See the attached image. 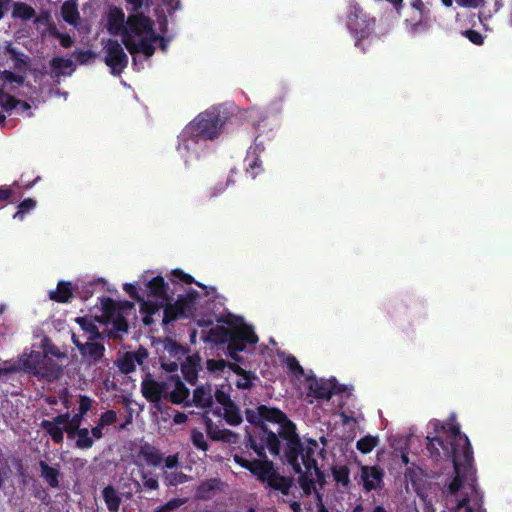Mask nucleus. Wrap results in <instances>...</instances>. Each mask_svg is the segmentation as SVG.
<instances>
[{
  "label": "nucleus",
  "instance_id": "obj_33",
  "mask_svg": "<svg viewBox=\"0 0 512 512\" xmlns=\"http://www.w3.org/2000/svg\"><path fill=\"white\" fill-rule=\"evenodd\" d=\"M231 370L234 371L235 374L241 376L242 379L238 380L237 386L240 389H251L253 386V381L256 379V376L251 373V371H247L238 364H230Z\"/></svg>",
  "mask_w": 512,
  "mask_h": 512
},
{
  "label": "nucleus",
  "instance_id": "obj_6",
  "mask_svg": "<svg viewBox=\"0 0 512 512\" xmlns=\"http://www.w3.org/2000/svg\"><path fill=\"white\" fill-rule=\"evenodd\" d=\"M220 330L221 333L218 340L220 342H227L228 355L235 362H242L243 356H240L239 352L245 351L247 345L254 346L258 341V335H256L251 326L244 325L234 330L220 327Z\"/></svg>",
  "mask_w": 512,
  "mask_h": 512
},
{
  "label": "nucleus",
  "instance_id": "obj_40",
  "mask_svg": "<svg viewBox=\"0 0 512 512\" xmlns=\"http://www.w3.org/2000/svg\"><path fill=\"white\" fill-rule=\"evenodd\" d=\"M102 310L104 315L107 318V321H112V319L117 315L119 311V303L118 301L113 300V298L106 297L102 299Z\"/></svg>",
  "mask_w": 512,
  "mask_h": 512
},
{
  "label": "nucleus",
  "instance_id": "obj_34",
  "mask_svg": "<svg viewBox=\"0 0 512 512\" xmlns=\"http://www.w3.org/2000/svg\"><path fill=\"white\" fill-rule=\"evenodd\" d=\"M171 275H172L173 282L179 281V282H183L185 284L195 283L198 287L205 289L206 294H210L211 291L212 292L215 291L214 287H210V291H208V287L205 286V284L195 281L194 277H192L191 274L185 273L184 271H182V269H179V268L173 269Z\"/></svg>",
  "mask_w": 512,
  "mask_h": 512
},
{
  "label": "nucleus",
  "instance_id": "obj_36",
  "mask_svg": "<svg viewBox=\"0 0 512 512\" xmlns=\"http://www.w3.org/2000/svg\"><path fill=\"white\" fill-rule=\"evenodd\" d=\"M332 476L334 477L335 482L342 485V487H349L351 484L350 478V470L345 464L342 466H334L331 469Z\"/></svg>",
  "mask_w": 512,
  "mask_h": 512
},
{
  "label": "nucleus",
  "instance_id": "obj_63",
  "mask_svg": "<svg viewBox=\"0 0 512 512\" xmlns=\"http://www.w3.org/2000/svg\"><path fill=\"white\" fill-rule=\"evenodd\" d=\"M56 38L60 40V45L64 48H71L74 44V40L71 35L67 33H56Z\"/></svg>",
  "mask_w": 512,
  "mask_h": 512
},
{
  "label": "nucleus",
  "instance_id": "obj_3",
  "mask_svg": "<svg viewBox=\"0 0 512 512\" xmlns=\"http://www.w3.org/2000/svg\"><path fill=\"white\" fill-rule=\"evenodd\" d=\"M245 418L254 425L251 432L249 429L245 430V448L253 449L260 458H265L266 448L269 449L271 454L278 455L281 452V442L277 433L269 430L267 426L261 425V405L256 410L246 409Z\"/></svg>",
  "mask_w": 512,
  "mask_h": 512
},
{
  "label": "nucleus",
  "instance_id": "obj_35",
  "mask_svg": "<svg viewBox=\"0 0 512 512\" xmlns=\"http://www.w3.org/2000/svg\"><path fill=\"white\" fill-rule=\"evenodd\" d=\"M298 477V482L302 488L303 495L310 496L315 491V480L312 478V472H303L302 466L300 464V472H296Z\"/></svg>",
  "mask_w": 512,
  "mask_h": 512
},
{
  "label": "nucleus",
  "instance_id": "obj_20",
  "mask_svg": "<svg viewBox=\"0 0 512 512\" xmlns=\"http://www.w3.org/2000/svg\"><path fill=\"white\" fill-rule=\"evenodd\" d=\"M335 387L331 380L314 379L310 381L309 392L317 399L329 400L335 393Z\"/></svg>",
  "mask_w": 512,
  "mask_h": 512
},
{
  "label": "nucleus",
  "instance_id": "obj_29",
  "mask_svg": "<svg viewBox=\"0 0 512 512\" xmlns=\"http://www.w3.org/2000/svg\"><path fill=\"white\" fill-rule=\"evenodd\" d=\"M63 20L71 25H76L80 19V13L76 1L66 0L61 6Z\"/></svg>",
  "mask_w": 512,
  "mask_h": 512
},
{
  "label": "nucleus",
  "instance_id": "obj_27",
  "mask_svg": "<svg viewBox=\"0 0 512 512\" xmlns=\"http://www.w3.org/2000/svg\"><path fill=\"white\" fill-rule=\"evenodd\" d=\"M199 369V360L192 358V356H188L185 363L181 365L182 374L184 375L185 380H187L191 385L196 384L198 380Z\"/></svg>",
  "mask_w": 512,
  "mask_h": 512
},
{
  "label": "nucleus",
  "instance_id": "obj_46",
  "mask_svg": "<svg viewBox=\"0 0 512 512\" xmlns=\"http://www.w3.org/2000/svg\"><path fill=\"white\" fill-rule=\"evenodd\" d=\"M129 14H138V12L149 10V0H126Z\"/></svg>",
  "mask_w": 512,
  "mask_h": 512
},
{
  "label": "nucleus",
  "instance_id": "obj_52",
  "mask_svg": "<svg viewBox=\"0 0 512 512\" xmlns=\"http://www.w3.org/2000/svg\"><path fill=\"white\" fill-rule=\"evenodd\" d=\"M74 56H75V59L80 64H85V63H88V61H90V59L95 58V52H93V50H91V49L75 50Z\"/></svg>",
  "mask_w": 512,
  "mask_h": 512
},
{
  "label": "nucleus",
  "instance_id": "obj_18",
  "mask_svg": "<svg viewBox=\"0 0 512 512\" xmlns=\"http://www.w3.org/2000/svg\"><path fill=\"white\" fill-rule=\"evenodd\" d=\"M173 389L169 393V400L172 404L191 405L189 401L190 390L186 387L179 375H171Z\"/></svg>",
  "mask_w": 512,
  "mask_h": 512
},
{
  "label": "nucleus",
  "instance_id": "obj_43",
  "mask_svg": "<svg viewBox=\"0 0 512 512\" xmlns=\"http://www.w3.org/2000/svg\"><path fill=\"white\" fill-rule=\"evenodd\" d=\"M191 443L195 448L202 450V452H207L209 448V444L203 432L196 428L191 431Z\"/></svg>",
  "mask_w": 512,
  "mask_h": 512
},
{
  "label": "nucleus",
  "instance_id": "obj_5",
  "mask_svg": "<svg viewBox=\"0 0 512 512\" xmlns=\"http://www.w3.org/2000/svg\"><path fill=\"white\" fill-rule=\"evenodd\" d=\"M224 119L215 110H206L199 113L185 128L184 133L194 138L212 139L218 138L223 131Z\"/></svg>",
  "mask_w": 512,
  "mask_h": 512
},
{
  "label": "nucleus",
  "instance_id": "obj_14",
  "mask_svg": "<svg viewBox=\"0 0 512 512\" xmlns=\"http://www.w3.org/2000/svg\"><path fill=\"white\" fill-rule=\"evenodd\" d=\"M234 462L240 465L242 468L247 469L253 476L263 483H268L269 472L272 469V461L267 460L265 454L264 458L259 457L258 460H247V458L240 456V454H234Z\"/></svg>",
  "mask_w": 512,
  "mask_h": 512
},
{
  "label": "nucleus",
  "instance_id": "obj_47",
  "mask_svg": "<svg viewBox=\"0 0 512 512\" xmlns=\"http://www.w3.org/2000/svg\"><path fill=\"white\" fill-rule=\"evenodd\" d=\"M37 205L36 200L27 198L21 201L18 205V210L14 214V218L23 219L26 213H29L30 210H33Z\"/></svg>",
  "mask_w": 512,
  "mask_h": 512
},
{
  "label": "nucleus",
  "instance_id": "obj_7",
  "mask_svg": "<svg viewBox=\"0 0 512 512\" xmlns=\"http://www.w3.org/2000/svg\"><path fill=\"white\" fill-rule=\"evenodd\" d=\"M164 461V453L160 452L159 448L153 446L149 442H144L140 445L137 452L136 466L140 469V476L142 479V486L147 491H156L159 488V482L157 476L151 471H145L143 464L149 465L150 467H158Z\"/></svg>",
  "mask_w": 512,
  "mask_h": 512
},
{
  "label": "nucleus",
  "instance_id": "obj_50",
  "mask_svg": "<svg viewBox=\"0 0 512 512\" xmlns=\"http://www.w3.org/2000/svg\"><path fill=\"white\" fill-rule=\"evenodd\" d=\"M248 165L246 167V171L249 172L253 177L257 176V174L261 171V161L258 156H247Z\"/></svg>",
  "mask_w": 512,
  "mask_h": 512
},
{
  "label": "nucleus",
  "instance_id": "obj_56",
  "mask_svg": "<svg viewBox=\"0 0 512 512\" xmlns=\"http://www.w3.org/2000/svg\"><path fill=\"white\" fill-rule=\"evenodd\" d=\"M239 441L238 433L233 432L231 429L224 428L222 429V437L221 442L236 444Z\"/></svg>",
  "mask_w": 512,
  "mask_h": 512
},
{
  "label": "nucleus",
  "instance_id": "obj_57",
  "mask_svg": "<svg viewBox=\"0 0 512 512\" xmlns=\"http://www.w3.org/2000/svg\"><path fill=\"white\" fill-rule=\"evenodd\" d=\"M93 400L90 396L87 395H79V411L84 416L91 409Z\"/></svg>",
  "mask_w": 512,
  "mask_h": 512
},
{
  "label": "nucleus",
  "instance_id": "obj_61",
  "mask_svg": "<svg viewBox=\"0 0 512 512\" xmlns=\"http://www.w3.org/2000/svg\"><path fill=\"white\" fill-rule=\"evenodd\" d=\"M214 397H215L216 401L218 402V404H221L223 411L225 410V408L227 407L228 403L231 400L229 394L224 392V390H222V389H216L215 393H214Z\"/></svg>",
  "mask_w": 512,
  "mask_h": 512
},
{
  "label": "nucleus",
  "instance_id": "obj_15",
  "mask_svg": "<svg viewBox=\"0 0 512 512\" xmlns=\"http://www.w3.org/2000/svg\"><path fill=\"white\" fill-rule=\"evenodd\" d=\"M360 478L363 490L371 492L384 486L385 471L380 466H364V464H361Z\"/></svg>",
  "mask_w": 512,
  "mask_h": 512
},
{
  "label": "nucleus",
  "instance_id": "obj_8",
  "mask_svg": "<svg viewBox=\"0 0 512 512\" xmlns=\"http://www.w3.org/2000/svg\"><path fill=\"white\" fill-rule=\"evenodd\" d=\"M199 297V292L191 288L185 295L178 296L174 303L171 301L165 302L162 308V325L167 327L177 319L192 317Z\"/></svg>",
  "mask_w": 512,
  "mask_h": 512
},
{
  "label": "nucleus",
  "instance_id": "obj_41",
  "mask_svg": "<svg viewBox=\"0 0 512 512\" xmlns=\"http://www.w3.org/2000/svg\"><path fill=\"white\" fill-rule=\"evenodd\" d=\"M219 480L217 478H211L210 480L204 481L197 488V493L202 499L211 498L212 491L218 487Z\"/></svg>",
  "mask_w": 512,
  "mask_h": 512
},
{
  "label": "nucleus",
  "instance_id": "obj_32",
  "mask_svg": "<svg viewBox=\"0 0 512 512\" xmlns=\"http://www.w3.org/2000/svg\"><path fill=\"white\" fill-rule=\"evenodd\" d=\"M223 418L227 424L232 425L233 427L243 423V415L241 414V410L238 405L233 402L232 399L224 410Z\"/></svg>",
  "mask_w": 512,
  "mask_h": 512
},
{
  "label": "nucleus",
  "instance_id": "obj_37",
  "mask_svg": "<svg viewBox=\"0 0 512 512\" xmlns=\"http://www.w3.org/2000/svg\"><path fill=\"white\" fill-rule=\"evenodd\" d=\"M190 476L186 475V473L182 471H174L168 472L165 471L163 473V480L166 486H178V484L188 482L190 480Z\"/></svg>",
  "mask_w": 512,
  "mask_h": 512
},
{
  "label": "nucleus",
  "instance_id": "obj_60",
  "mask_svg": "<svg viewBox=\"0 0 512 512\" xmlns=\"http://www.w3.org/2000/svg\"><path fill=\"white\" fill-rule=\"evenodd\" d=\"M124 291L127 295L132 298L134 301L142 302V298L137 290V287L134 283H125L123 286Z\"/></svg>",
  "mask_w": 512,
  "mask_h": 512
},
{
  "label": "nucleus",
  "instance_id": "obj_59",
  "mask_svg": "<svg viewBox=\"0 0 512 512\" xmlns=\"http://www.w3.org/2000/svg\"><path fill=\"white\" fill-rule=\"evenodd\" d=\"M286 365L289 370H291L292 372H295L296 374H298V373L302 374L304 371L301 364L299 363L298 359L295 358V356H293V355H289L287 357Z\"/></svg>",
  "mask_w": 512,
  "mask_h": 512
},
{
  "label": "nucleus",
  "instance_id": "obj_38",
  "mask_svg": "<svg viewBox=\"0 0 512 512\" xmlns=\"http://www.w3.org/2000/svg\"><path fill=\"white\" fill-rule=\"evenodd\" d=\"M94 445L93 437L88 428H80L75 439V446L78 449H90Z\"/></svg>",
  "mask_w": 512,
  "mask_h": 512
},
{
  "label": "nucleus",
  "instance_id": "obj_24",
  "mask_svg": "<svg viewBox=\"0 0 512 512\" xmlns=\"http://www.w3.org/2000/svg\"><path fill=\"white\" fill-rule=\"evenodd\" d=\"M12 11L11 16L13 19H19L22 21H29L35 18L36 10L33 6L25 3V1H14L11 5Z\"/></svg>",
  "mask_w": 512,
  "mask_h": 512
},
{
  "label": "nucleus",
  "instance_id": "obj_31",
  "mask_svg": "<svg viewBox=\"0 0 512 512\" xmlns=\"http://www.w3.org/2000/svg\"><path fill=\"white\" fill-rule=\"evenodd\" d=\"M285 419V413L281 412L280 409L270 408L267 405H260V424L265 425V421H271L272 423H281Z\"/></svg>",
  "mask_w": 512,
  "mask_h": 512
},
{
  "label": "nucleus",
  "instance_id": "obj_42",
  "mask_svg": "<svg viewBox=\"0 0 512 512\" xmlns=\"http://www.w3.org/2000/svg\"><path fill=\"white\" fill-rule=\"evenodd\" d=\"M202 421L205 424L207 436L212 440H221L223 429L216 426L207 414L203 415Z\"/></svg>",
  "mask_w": 512,
  "mask_h": 512
},
{
  "label": "nucleus",
  "instance_id": "obj_44",
  "mask_svg": "<svg viewBox=\"0 0 512 512\" xmlns=\"http://www.w3.org/2000/svg\"><path fill=\"white\" fill-rule=\"evenodd\" d=\"M118 368L124 374H130V372L135 370L132 352H126V354L118 360Z\"/></svg>",
  "mask_w": 512,
  "mask_h": 512
},
{
  "label": "nucleus",
  "instance_id": "obj_12",
  "mask_svg": "<svg viewBox=\"0 0 512 512\" xmlns=\"http://www.w3.org/2000/svg\"><path fill=\"white\" fill-rule=\"evenodd\" d=\"M104 62L114 75H120L129 64V58L118 40L108 39L105 46Z\"/></svg>",
  "mask_w": 512,
  "mask_h": 512
},
{
  "label": "nucleus",
  "instance_id": "obj_16",
  "mask_svg": "<svg viewBox=\"0 0 512 512\" xmlns=\"http://www.w3.org/2000/svg\"><path fill=\"white\" fill-rule=\"evenodd\" d=\"M106 28L112 35H121L124 44V34L127 29V18L119 6H111L107 14Z\"/></svg>",
  "mask_w": 512,
  "mask_h": 512
},
{
  "label": "nucleus",
  "instance_id": "obj_30",
  "mask_svg": "<svg viewBox=\"0 0 512 512\" xmlns=\"http://www.w3.org/2000/svg\"><path fill=\"white\" fill-rule=\"evenodd\" d=\"M40 427L44 429L48 435H50L54 443L60 444L64 442V429L63 427H59L57 423H55L54 419L42 420L40 423Z\"/></svg>",
  "mask_w": 512,
  "mask_h": 512
},
{
  "label": "nucleus",
  "instance_id": "obj_53",
  "mask_svg": "<svg viewBox=\"0 0 512 512\" xmlns=\"http://www.w3.org/2000/svg\"><path fill=\"white\" fill-rule=\"evenodd\" d=\"M101 425L103 428L107 427V425L115 424L117 420V413L113 409L106 410L105 413H102L99 418Z\"/></svg>",
  "mask_w": 512,
  "mask_h": 512
},
{
  "label": "nucleus",
  "instance_id": "obj_26",
  "mask_svg": "<svg viewBox=\"0 0 512 512\" xmlns=\"http://www.w3.org/2000/svg\"><path fill=\"white\" fill-rule=\"evenodd\" d=\"M75 322L86 332V340H103L102 332H100L99 327L90 318L79 316L75 318Z\"/></svg>",
  "mask_w": 512,
  "mask_h": 512
},
{
  "label": "nucleus",
  "instance_id": "obj_22",
  "mask_svg": "<svg viewBox=\"0 0 512 512\" xmlns=\"http://www.w3.org/2000/svg\"><path fill=\"white\" fill-rule=\"evenodd\" d=\"M191 403L195 404L199 408H211L213 404L211 385L206 384L197 386L193 391Z\"/></svg>",
  "mask_w": 512,
  "mask_h": 512
},
{
  "label": "nucleus",
  "instance_id": "obj_62",
  "mask_svg": "<svg viewBox=\"0 0 512 512\" xmlns=\"http://www.w3.org/2000/svg\"><path fill=\"white\" fill-rule=\"evenodd\" d=\"M160 386V399L164 397V399H169L170 389L173 386V381H171V376L168 377L167 380L159 381Z\"/></svg>",
  "mask_w": 512,
  "mask_h": 512
},
{
  "label": "nucleus",
  "instance_id": "obj_1",
  "mask_svg": "<svg viewBox=\"0 0 512 512\" xmlns=\"http://www.w3.org/2000/svg\"><path fill=\"white\" fill-rule=\"evenodd\" d=\"M434 437H427V449L435 461H452L454 477L447 486L450 495H456L463 483H467L471 496L466 495L458 501L457 508L466 512H484L483 495L477 483V470L474 463V451L467 434L461 432L459 424H439L435 426Z\"/></svg>",
  "mask_w": 512,
  "mask_h": 512
},
{
  "label": "nucleus",
  "instance_id": "obj_58",
  "mask_svg": "<svg viewBox=\"0 0 512 512\" xmlns=\"http://www.w3.org/2000/svg\"><path fill=\"white\" fill-rule=\"evenodd\" d=\"M463 34L470 40L471 43L476 45L483 44L484 38L481 33L477 32V30L467 29Z\"/></svg>",
  "mask_w": 512,
  "mask_h": 512
},
{
  "label": "nucleus",
  "instance_id": "obj_9",
  "mask_svg": "<svg viewBox=\"0 0 512 512\" xmlns=\"http://www.w3.org/2000/svg\"><path fill=\"white\" fill-rule=\"evenodd\" d=\"M24 366L29 374L47 381L60 379L64 370L63 365L58 364L57 361L50 358L45 352L43 354L41 352L31 354L29 359L25 360Z\"/></svg>",
  "mask_w": 512,
  "mask_h": 512
},
{
  "label": "nucleus",
  "instance_id": "obj_19",
  "mask_svg": "<svg viewBox=\"0 0 512 512\" xmlns=\"http://www.w3.org/2000/svg\"><path fill=\"white\" fill-rule=\"evenodd\" d=\"M294 484L293 477L281 476L277 470L274 468V464L272 462V469L269 472L268 477V487L276 489V491H280L282 495L289 496L291 493V488Z\"/></svg>",
  "mask_w": 512,
  "mask_h": 512
},
{
  "label": "nucleus",
  "instance_id": "obj_21",
  "mask_svg": "<svg viewBox=\"0 0 512 512\" xmlns=\"http://www.w3.org/2000/svg\"><path fill=\"white\" fill-rule=\"evenodd\" d=\"M40 477L51 488H58L60 486V464L56 463L55 466H49L45 461H39Z\"/></svg>",
  "mask_w": 512,
  "mask_h": 512
},
{
  "label": "nucleus",
  "instance_id": "obj_23",
  "mask_svg": "<svg viewBox=\"0 0 512 512\" xmlns=\"http://www.w3.org/2000/svg\"><path fill=\"white\" fill-rule=\"evenodd\" d=\"M73 297V283L69 281H59L55 291L49 292V298L59 303L70 302Z\"/></svg>",
  "mask_w": 512,
  "mask_h": 512
},
{
  "label": "nucleus",
  "instance_id": "obj_54",
  "mask_svg": "<svg viewBox=\"0 0 512 512\" xmlns=\"http://www.w3.org/2000/svg\"><path fill=\"white\" fill-rule=\"evenodd\" d=\"M0 78L5 83H17V84H23L25 78L22 76H19V74H16L11 71H3L0 74Z\"/></svg>",
  "mask_w": 512,
  "mask_h": 512
},
{
  "label": "nucleus",
  "instance_id": "obj_49",
  "mask_svg": "<svg viewBox=\"0 0 512 512\" xmlns=\"http://www.w3.org/2000/svg\"><path fill=\"white\" fill-rule=\"evenodd\" d=\"M113 325V331L115 332H127L129 325L127 319L124 317L122 312L118 311L117 314L111 321Z\"/></svg>",
  "mask_w": 512,
  "mask_h": 512
},
{
  "label": "nucleus",
  "instance_id": "obj_25",
  "mask_svg": "<svg viewBox=\"0 0 512 512\" xmlns=\"http://www.w3.org/2000/svg\"><path fill=\"white\" fill-rule=\"evenodd\" d=\"M160 385L159 381L151 379L148 374L147 377L141 383V392L145 399L157 403L160 399Z\"/></svg>",
  "mask_w": 512,
  "mask_h": 512
},
{
  "label": "nucleus",
  "instance_id": "obj_45",
  "mask_svg": "<svg viewBox=\"0 0 512 512\" xmlns=\"http://www.w3.org/2000/svg\"><path fill=\"white\" fill-rule=\"evenodd\" d=\"M0 105L5 111H12V109L18 107V100L10 93L4 92L0 89Z\"/></svg>",
  "mask_w": 512,
  "mask_h": 512
},
{
  "label": "nucleus",
  "instance_id": "obj_2",
  "mask_svg": "<svg viewBox=\"0 0 512 512\" xmlns=\"http://www.w3.org/2000/svg\"><path fill=\"white\" fill-rule=\"evenodd\" d=\"M154 26V20L145 15V10L127 16L124 45L130 54L141 53L146 58L153 57L156 50L151 44Z\"/></svg>",
  "mask_w": 512,
  "mask_h": 512
},
{
  "label": "nucleus",
  "instance_id": "obj_13",
  "mask_svg": "<svg viewBox=\"0 0 512 512\" xmlns=\"http://www.w3.org/2000/svg\"><path fill=\"white\" fill-rule=\"evenodd\" d=\"M347 25L358 38L356 45H359V40L368 38L374 29V22L366 20L362 9L357 5L351 7Z\"/></svg>",
  "mask_w": 512,
  "mask_h": 512
},
{
  "label": "nucleus",
  "instance_id": "obj_17",
  "mask_svg": "<svg viewBox=\"0 0 512 512\" xmlns=\"http://www.w3.org/2000/svg\"><path fill=\"white\" fill-rule=\"evenodd\" d=\"M318 447L319 444L316 439L309 438L305 444L300 441V447L297 449V461L301 458L302 465L307 472H312V468H316L318 462L315 454Z\"/></svg>",
  "mask_w": 512,
  "mask_h": 512
},
{
  "label": "nucleus",
  "instance_id": "obj_11",
  "mask_svg": "<svg viewBox=\"0 0 512 512\" xmlns=\"http://www.w3.org/2000/svg\"><path fill=\"white\" fill-rule=\"evenodd\" d=\"M72 342L77 347L82 361L86 365H97L102 361L106 351L103 340H86L83 342L79 340L76 334H72Z\"/></svg>",
  "mask_w": 512,
  "mask_h": 512
},
{
  "label": "nucleus",
  "instance_id": "obj_51",
  "mask_svg": "<svg viewBox=\"0 0 512 512\" xmlns=\"http://www.w3.org/2000/svg\"><path fill=\"white\" fill-rule=\"evenodd\" d=\"M50 66L52 69H66L73 67V60L63 57H53L50 60Z\"/></svg>",
  "mask_w": 512,
  "mask_h": 512
},
{
  "label": "nucleus",
  "instance_id": "obj_55",
  "mask_svg": "<svg viewBox=\"0 0 512 512\" xmlns=\"http://www.w3.org/2000/svg\"><path fill=\"white\" fill-rule=\"evenodd\" d=\"M132 354H133V361H134L135 366L137 364L143 365L149 356L148 350L143 348V346H140L136 351H133Z\"/></svg>",
  "mask_w": 512,
  "mask_h": 512
},
{
  "label": "nucleus",
  "instance_id": "obj_10",
  "mask_svg": "<svg viewBox=\"0 0 512 512\" xmlns=\"http://www.w3.org/2000/svg\"><path fill=\"white\" fill-rule=\"evenodd\" d=\"M277 437L284 439L286 442L284 448L285 461L291 465L294 472H301V462L297 461V449L301 447V438L297 433V428L291 420L285 415V419L281 421Z\"/></svg>",
  "mask_w": 512,
  "mask_h": 512
},
{
  "label": "nucleus",
  "instance_id": "obj_4",
  "mask_svg": "<svg viewBox=\"0 0 512 512\" xmlns=\"http://www.w3.org/2000/svg\"><path fill=\"white\" fill-rule=\"evenodd\" d=\"M148 296L156 299L153 301H142L140 311L143 315V323L146 326L152 325L153 316L160 315L165 302L173 301V292L169 293V284L162 276L153 277L147 282Z\"/></svg>",
  "mask_w": 512,
  "mask_h": 512
},
{
  "label": "nucleus",
  "instance_id": "obj_28",
  "mask_svg": "<svg viewBox=\"0 0 512 512\" xmlns=\"http://www.w3.org/2000/svg\"><path fill=\"white\" fill-rule=\"evenodd\" d=\"M102 498L110 512H118L122 498L114 486H106L102 490Z\"/></svg>",
  "mask_w": 512,
  "mask_h": 512
},
{
  "label": "nucleus",
  "instance_id": "obj_39",
  "mask_svg": "<svg viewBox=\"0 0 512 512\" xmlns=\"http://www.w3.org/2000/svg\"><path fill=\"white\" fill-rule=\"evenodd\" d=\"M379 442L380 441L378 437L370 436V434H368L367 436L358 439L356 447L359 452L368 454L372 452L375 447H377Z\"/></svg>",
  "mask_w": 512,
  "mask_h": 512
},
{
  "label": "nucleus",
  "instance_id": "obj_48",
  "mask_svg": "<svg viewBox=\"0 0 512 512\" xmlns=\"http://www.w3.org/2000/svg\"><path fill=\"white\" fill-rule=\"evenodd\" d=\"M6 51L8 54H10V57L14 61L16 68H22L23 65L27 64L26 59H24V54L19 52V50L13 47L12 44L7 45Z\"/></svg>",
  "mask_w": 512,
  "mask_h": 512
},
{
  "label": "nucleus",
  "instance_id": "obj_64",
  "mask_svg": "<svg viewBox=\"0 0 512 512\" xmlns=\"http://www.w3.org/2000/svg\"><path fill=\"white\" fill-rule=\"evenodd\" d=\"M63 429H64V433L66 431L69 439H76L78 429H77L76 425L74 424L71 417H70L68 423L66 424V426L63 427Z\"/></svg>",
  "mask_w": 512,
  "mask_h": 512
}]
</instances>
